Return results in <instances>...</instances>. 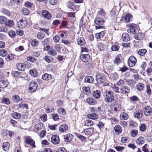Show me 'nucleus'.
Returning <instances> with one entry per match:
<instances>
[{
	"label": "nucleus",
	"instance_id": "f257e3e1",
	"mask_svg": "<svg viewBox=\"0 0 152 152\" xmlns=\"http://www.w3.org/2000/svg\"><path fill=\"white\" fill-rule=\"evenodd\" d=\"M103 96L104 101L107 103L112 102L114 100V93L111 91H106L104 93Z\"/></svg>",
	"mask_w": 152,
	"mask_h": 152
},
{
	"label": "nucleus",
	"instance_id": "f03ea898",
	"mask_svg": "<svg viewBox=\"0 0 152 152\" xmlns=\"http://www.w3.org/2000/svg\"><path fill=\"white\" fill-rule=\"evenodd\" d=\"M104 73L98 72L96 73V79L97 82L99 83H104V81L106 80V77L104 73H105L107 75H108V74L104 69L103 70Z\"/></svg>",
	"mask_w": 152,
	"mask_h": 152
},
{
	"label": "nucleus",
	"instance_id": "7ed1b4c3",
	"mask_svg": "<svg viewBox=\"0 0 152 152\" xmlns=\"http://www.w3.org/2000/svg\"><path fill=\"white\" fill-rule=\"evenodd\" d=\"M110 109L108 110V112L112 113L113 110L115 112H118L121 109V105L119 103L117 102H112L110 106Z\"/></svg>",
	"mask_w": 152,
	"mask_h": 152
},
{
	"label": "nucleus",
	"instance_id": "20e7f679",
	"mask_svg": "<svg viewBox=\"0 0 152 152\" xmlns=\"http://www.w3.org/2000/svg\"><path fill=\"white\" fill-rule=\"evenodd\" d=\"M137 59L134 56L132 55L129 57L127 60V64L130 67L134 66L137 64Z\"/></svg>",
	"mask_w": 152,
	"mask_h": 152
},
{
	"label": "nucleus",
	"instance_id": "39448f33",
	"mask_svg": "<svg viewBox=\"0 0 152 152\" xmlns=\"http://www.w3.org/2000/svg\"><path fill=\"white\" fill-rule=\"evenodd\" d=\"M38 87L37 83L34 81H32L30 82L29 84L28 91L31 93L35 92Z\"/></svg>",
	"mask_w": 152,
	"mask_h": 152
},
{
	"label": "nucleus",
	"instance_id": "423d86ee",
	"mask_svg": "<svg viewBox=\"0 0 152 152\" xmlns=\"http://www.w3.org/2000/svg\"><path fill=\"white\" fill-rule=\"evenodd\" d=\"M27 25V21L26 19H21L17 23V26L19 28H24Z\"/></svg>",
	"mask_w": 152,
	"mask_h": 152
},
{
	"label": "nucleus",
	"instance_id": "0eeeda50",
	"mask_svg": "<svg viewBox=\"0 0 152 152\" xmlns=\"http://www.w3.org/2000/svg\"><path fill=\"white\" fill-rule=\"evenodd\" d=\"M25 142L26 144L29 145L32 148L36 147L35 144V141L29 136L26 137L25 139Z\"/></svg>",
	"mask_w": 152,
	"mask_h": 152
},
{
	"label": "nucleus",
	"instance_id": "6e6552de",
	"mask_svg": "<svg viewBox=\"0 0 152 152\" xmlns=\"http://www.w3.org/2000/svg\"><path fill=\"white\" fill-rule=\"evenodd\" d=\"M128 27L129 28L127 30L128 33L132 34H134L136 33L137 26L136 24L132 23L128 25Z\"/></svg>",
	"mask_w": 152,
	"mask_h": 152
},
{
	"label": "nucleus",
	"instance_id": "1a4fd4ad",
	"mask_svg": "<svg viewBox=\"0 0 152 152\" xmlns=\"http://www.w3.org/2000/svg\"><path fill=\"white\" fill-rule=\"evenodd\" d=\"M130 91V88L127 86L123 85L120 87V93L123 94H127Z\"/></svg>",
	"mask_w": 152,
	"mask_h": 152
},
{
	"label": "nucleus",
	"instance_id": "9d476101",
	"mask_svg": "<svg viewBox=\"0 0 152 152\" xmlns=\"http://www.w3.org/2000/svg\"><path fill=\"white\" fill-rule=\"evenodd\" d=\"M122 59H123V58L122 55L118 54L114 59L113 61V63L115 64L118 66L122 63Z\"/></svg>",
	"mask_w": 152,
	"mask_h": 152
},
{
	"label": "nucleus",
	"instance_id": "9b49d317",
	"mask_svg": "<svg viewBox=\"0 0 152 152\" xmlns=\"http://www.w3.org/2000/svg\"><path fill=\"white\" fill-rule=\"evenodd\" d=\"M94 99L91 97H88L86 99V102L89 105H96L97 104V102L96 100Z\"/></svg>",
	"mask_w": 152,
	"mask_h": 152
},
{
	"label": "nucleus",
	"instance_id": "f8f14e48",
	"mask_svg": "<svg viewBox=\"0 0 152 152\" xmlns=\"http://www.w3.org/2000/svg\"><path fill=\"white\" fill-rule=\"evenodd\" d=\"M94 128L90 127L84 129L83 132L85 135L91 136L94 134Z\"/></svg>",
	"mask_w": 152,
	"mask_h": 152
},
{
	"label": "nucleus",
	"instance_id": "ddd939ff",
	"mask_svg": "<svg viewBox=\"0 0 152 152\" xmlns=\"http://www.w3.org/2000/svg\"><path fill=\"white\" fill-rule=\"evenodd\" d=\"M90 56L89 54H82L80 55L81 60L83 62L87 63L90 60Z\"/></svg>",
	"mask_w": 152,
	"mask_h": 152
},
{
	"label": "nucleus",
	"instance_id": "4468645a",
	"mask_svg": "<svg viewBox=\"0 0 152 152\" xmlns=\"http://www.w3.org/2000/svg\"><path fill=\"white\" fill-rule=\"evenodd\" d=\"M145 115L148 116L151 114L152 113V108L150 106H146L143 109Z\"/></svg>",
	"mask_w": 152,
	"mask_h": 152
},
{
	"label": "nucleus",
	"instance_id": "2eb2a0df",
	"mask_svg": "<svg viewBox=\"0 0 152 152\" xmlns=\"http://www.w3.org/2000/svg\"><path fill=\"white\" fill-rule=\"evenodd\" d=\"M68 129V125L65 124L61 125L58 127V130L60 133H65Z\"/></svg>",
	"mask_w": 152,
	"mask_h": 152
},
{
	"label": "nucleus",
	"instance_id": "dca6fc26",
	"mask_svg": "<svg viewBox=\"0 0 152 152\" xmlns=\"http://www.w3.org/2000/svg\"><path fill=\"white\" fill-rule=\"evenodd\" d=\"M52 143L54 145L58 144L60 142V139L58 136L57 135H53L51 138Z\"/></svg>",
	"mask_w": 152,
	"mask_h": 152
},
{
	"label": "nucleus",
	"instance_id": "f3484780",
	"mask_svg": "<svg viewBox=\"0 0 152 152\" xmlns=\"http://www.w3.org/2000/svg\"><path fill=\"white\" fill-rule=\"evenodd\" d=\"M74 135L70 133H68L64 136V140L65 142H70L73 140Z\"/></svg>",
	"mask_w": 152,
	"mask_h": 152
},
{
	"label": "nucleus",
	"instance_id": "a211bd4d",
	"mask_svg": "<svg viewBox=\"0 0 152 152\" xmlns=\"http://www.w3.org/2000/svg\"><path fill=\"white\" fill-rule=\"evenodd\" d=\"M113 130L116 134L119 135L122 132L123 129L120 125H116L114 127Z\"/></svg>",
	"mask_w": 152,
	"mask_h": 152
},
{
	"label": "nucleus",
	"instance_id": "6ab92c4d",
	"mask_svg": "<svg viewBox=\"0 0 152 152\" xmlns=\"http://www.w3.org/2000/svg\"><path fill=\"white\" fill-rule=\"evenodd\" d=\"M120 48L119 43L117 42H115L112 45L110 49L113 51L117 52L119 50Z\"/></svg>",
	"mask_w": 152,
	"mask_h": 152
},
{
	"label": "nucleus",
	"instance_id": "aec40b11",
	"mask_svg": "<svg viewBox=\"0 0 152 152\" xmlns=\"http://www.w3.org/2000/svg\"><path fill=\"white\" fill-rule=\"evenodd\" d=\"M147 52V50L145 48L140 49L137 52V53L141 58L144 57Z\"/></svg>",
	"mask_w": 152,
	"mask_h": 152
},
{
	"label": "nucleus",
	"instance_id": "412c9836",
	"mask_svg": "<svg viewBox=\"0 0 152 152\" xmlns=\"http://www.w3.org/2000/svg\"><path fill=\"white\" fill-rule=\"evenodd\" d=\"M42 15L43 17L47 20H50L52 18V15L50 13L46 10H43Z\"/></svg>",
	"mask_w": 152,
	"mask_h": 152
},
{
	"label": "nucleus",
	"instance_id": "4be33fe9",
	"mask_svg": "<svg viewBox=\"0 0 152 152\" xmlns=\"http://www.w3.org/2000/svg\"><path fill=\"white\" fill-rule=\"evenodd\" d=\"M143 114L142 111L141 110H138L134 112V117L140 119L142 117Z\"/></svg>",
	"mask_w": 152,
	"mask_h": 152
},
{
	"label": "nucleus",
	"instance_id": "5701e85b",
	"mask_svg": "<svg viewBox=\"0 0 152 152\" xmlns=\"http://www.w3.org/2000/svg\"><path fill=\"white\" fill-rule=\"evenodd\" d=\"M16 67L19 71H24L26 69V65L22 63H19L17 64Z\"/></svg>",
	"mask_w": 152,
	"mask_h": 152
},
{
	"label": "nucleus",
	"instance_id": "b1692460",
	"mask_svg": "<svg viewBox=\"0 0 152 152\" xmlns=\"http://www.w3.org/2000/svg\"><path fill=\"white\" fill-rule=\"evenodd\" d=\"M88 118L93 120L97 119L99 118L98 114L95 113H92L88 114L87 115Z\"/></svg>",
	"mask_w": 152,
	"mask_h": 152
},
{
	"label": "nucleus",
	"instance_id": "393cba45",
	"mask_svg": "<svg viewBox=\"0 0 152 152\" xmlns=\"http://www.w3.org/2000/svg\"><path fill=\"white\" fill-rule=\"evenodd\" d=\"M122 37L123 41L125 42H127L130 40L129 34L126 32L122 34Z\"/></svg>",
	"mask_w": 152,
	"mask_h": 152
},
{
	"label": "nucleus",
	"instance_id": "a878e982",
	"mask_svg": "<svg viewBox=\"0 0 152 152\" xmlns=\"http://www.w3.org/2000/svg\"><path fill=\"white\" fill-rule=\"evenodd\" d=\"M92 95L94 98L98 99L101 97V92L99 90H97L93 92Z\"/></svg>",
	"mask_w": 152,
	"mask_h": 152
},
{
	"label": "nucleus",
	"instance_id": "bb28decb",
	"mask_svg": "<svg viewBox=\"0 0 152 152\" xmlns=\"http://www.w3.org/2000/svg\"><path fill=\"white\" fill-rule=\"evenodd\" d=\"M94 23L98 25H103L105 22V20L102 18H95Z\"/></svg>",
	"mask_w": 152,
	"mask_h": 152
},
{
	"label": "nucleus",
	"instance_id": "cd10ccee",
	"mask_svg": "<svg viewBox=\"0 0 152 152\" xmlns=\"http://www.w3.org/2000/svg\"><path fill=\"white\" fill-rule=\"evenodd\" d=\"M58 34L62 38H66L68 36V32L67 31L63 30L58 32Z\"/></svg>",
	"mask_w": 152,
	"mask_h": 152
},
{
	"label": "nucleus",
	"instance_id": "c85d7f7f",
	"mask_svg": "<svg viewBox=\"0 0 152 152\" xmlns=\"http://www.w3.org/2000/svg\"><path fill=\"white\" fill-rule=\"evenodd\" d=\"M10 147V144L8 142H5L3 143L2 149L5 151H8L9 150Z\"/></svg>",
	"mask_w": 152,
	"mask_h": 152
},
{
	"label": "nucleus",
	"instance_id": "c756f323",
	"mask_svg": "<svg viewBox=\"0 0 152 152\" xmlns=\"http://www.w3.org/2000/svg\"><path fill=\"white\" fill-rule=\"evenodd\" d=\"M57 112L58 114L62 115H65L66 114V111L64 108L58 107L57 109Z\"/></svg>",
	"mask_w": 152,
	"mask_h": 152
},
{
	"label": "nucleus",
	"instance_id": "7c9ffc66",
	"mask_svg": "<svg viewBox=\"0 0 152 152\" xmlns=\"http://www.w3.org/2000/svg\"><path fill=\"white\" fill-rule=\"evenodd\" d=\"M136 144L139 145H141L145 143V139L142 136H140L136 140Z\"/></svg>",
	"mask_w": 152,
	"mask_h": 152
},
{
	"label": "nucleus",
	"instance_id": "2f4dec72",
	"mask_svg": "<svg viewBox=\"0 0 152 152\" xmlns=\"http://www.w3.org/2000/svg\"><path fill=\"white\" fill-rule=\"evenodd\" d=\"M82 90L83 93L89 96L91 94L90 89L89 87H83Z\"/></svg>",
	"mask_w": 152,
	"mask_h": 152
},
{
	"label": "nucleus",
	"instance_id": "473e14b6",
	"mask_svg": "<svg viewBox=\"0 0 152 152\" xmlns=\"http://www.w3.org/2000/svg\"><path fill=\"white\" fill-rule=\"evenodd\" d=\"M94 122L90 119H87L83 122L84 126H91L94 125Z\"/></svg>",
	"mask_w": 152,
	"mask_h": 152
},
{
	"label": "nucleus",
	"instance_id": "72a5a7b5",
	"mask_svg": "<svg viewBox=\"0 0 152 152\" xmlns=\"http://www.w3.org/2000/svg\"><path fill=\"white\" fill-rule=\"evenodd\" d=\"M105 35V32L104 31H102L99 33H96L95 36L96 38L97 39H99L103 38Z\"/></svg>",
	"mask_w": 152,
	"mask_h": 152
},
{
	"label": "nucleus",
	"instance_id": "f704fd0d",
	"mask_svg": "<svg viewBox=\"0 0 152 152\" xmlns=\"http://www.w3.org/2000/svg\"><path fill=\"white\" fill-rule=\"evenodd\" d=\"M31 45L33 47L37 46L39 44V41L37 39L31 38L29 41Z\"/></svg>",
	"mask_w": 152,
	"mask_h": 152
},
{
	"label": "nucleus",
	"instance_id": "c9c22d12",
	"mask_svg": "<svg viewBox=\"0 0 152 152\" xmlns=\"http://www.w3.org/2000/svg\"><path fill=\"white\" fill-rule=\"evenodd\" d=\"M52 76L50 74L45 73L42 76V78L43 80L45 81H48L51 79Z\"/></svg>",
	"mask_w": 152,
	"mask_h": 152
},
{
	"label": "nucleus",
	"instance_id": "e433bc0d",
	"mask_svg": "<svg viewBox=\"0 0 152 152\" xmlns=\"http://www.w3.org/2000/svg\"><path fill=\"white\" fill-rule=\"evenodd\" d=\"M9 84V82L7 80H0V88H6L7 86Z\"/></svg>",
	"mask_w": 152,
	"mask_h": 152
},
{
	"label": "nucleus",
	"instance_id": "4c0bfd02",
	"mask_svg": "<svg viewBox=\"0 0 152 152\" xmlns=\"http://www.w3.org/2000/svg\"><path fill=\"white\" fill-rule=\"evenodd\" d=\"M145 85L142 83H139L136 85L137 89L139 91H142L144 88Z\"/></svg>",
	"mask_w": 152,
	"mask_h": 152
},
{
	"label": "nucleus",
	"instance_id": "58836bf2",
	"mask_svg": "<svg viewBox=\"0 0 152 152\" xmlns=\"http://www.w3.org/2000/svg\"><path fill=\"white\" fill-rule=\"evenodd\" d=\"M12 117L14 119H20L22 116L21 114L17 112H15L11 114Z\"/></svg>",
	"mask_w": 152,
	"mask_h": 152
},
{
	"label": "nucleus",
	"instance_id": "ea45409f",
	"mask_svg": "<svg viewBox=\"0 0 152 152\" xmlns=\"http://www.w3.org/2000/svg\"><path fill=\"white\" fill-rule=\"evenodd\" d=\"M85 82L89 83H93L94 81V77L91 76H87L85 78Z\"/></svg>",
	"mask_w": 152,
	"mask_h": 152
},
{
	"label": "nucleus",
	"instance_id": "a19ab883",
	"mask_svg": "<svg viewBox=\"0 0 152 152\" xmlns=\"http://www.w3.org/2000/svg\"><path fill=\"white\" fill-rule=\"evenodd\" d=\"M120 118L121 120H126L128 119L129 115L126 113L122 112L120 114Z\"/></svg>",
	"mask_w": 152,
	"mask_h": 152
},
{
	"label": "nucleus",
	"instance_id": "79ce46f5",
	"mask_svg": "<svg viewBox=\"0 0 152 152\" xmlns=\"http://www.w3.org/2000/svg\"><path fill=\"white\" fill-rule=\"evenodd\" d=\"M144 37V35L139 32L135 35L134 38L136 40H142L143 39Z\"/></svg>",
	"mask_w": 152,
	"mask_h": 152
},
{
	"label": "nucleus",
	"instance_id": "37998d69",
	"mask_svg": "<svg viewBox=\"0 0 152 152\" xmlns=\"http://www.w3.org/2000/svg\"><path fill=\"white\" fill-rule=\"evenodd\" d=\"M18 109L25 108L26 109L28 110L29 109L28 104L21 102L18 104Z\"/></svg>",
	"mask_w": 152,
	"mask_h": 152
},
{
	"label": "nucleus",
	"instance_id": "c03bdc74",
	"mask_svg": "<svg viewBox=\"0 0 152 152\" xmlns=\"http://www.w3.org/2000/svg\"><path fill=\"white\" fill-rule=\"evenodd\" d=\"M43 128V124L41 123H38L35 125L34 127V130L36 131Z\"/></svg>",
	"mask_w": 152,
	"mask_h": 152
},
{
	"label": "nucleus",
	"instance_id": "a18cd8bd",
	"mask_svg": "<svg viewBox=\"0 0 152 152\" xmlns=\"http://www.w3.org/2000/svg\"><path fill=\"white\" fill-rule=\"evenodd\" d=\"M77 43L78 45H82L86 44V42L84 38L80 37L78 38Z\"/></svg>",
	"mask_w": 152,
	"mask_h": 152
},
{
	"label": "nucleus",
	"instance_id": "49530a36",
	"mask_svg": "<svg viewBox=\"0 0 152 152\" xmlns=\"http://www.w3.org/2000/svg\"><path fill=\"white\" fill-rule=\"evenodd\" d=\"M68 8L72 9L71 11L73 10L74 11H77V8H78V6H75L74 3H70V4L68 7Z\"/></svg>",
	"mask_w": 152,
	"mask_h": 152
},
{
	"label": "nucleus",
	"instance_id": "de8ad7c7",
	"mask_svg": "<svg viewBox=\"0 0 152 152\" xmlns=\"http://www.w3.org/2000/svg\"><path fill=\"white\" fill-rule=\"evenodd\" d=\"M14 152H23L21 147L20 144H15L14 150Z\"/></svg>",
	"mask_w": 152,
	"mask_h": 152
},
{
	"label": "nucleus",
	"instance_id": "09e8293b",
	"mask_svg": "<svg viewBox=\"0 0 152 152\" xmlns=\"http://www.w3.org/2000/svg\"><path fill=\"white\" fill-rule=\"evenodd\" d=\"M98 109L100 114L102 116H103L105 112V108L103 106L101 105L98 107Z\"/></svg>",
	"mask_w": 152,
	"mask_h": 152
},
{
	"label": "nucleus",
	"instance_id": "8fccbe9b",
	"mask_svg": "<svg viewBox=\"0 0 152 152\" xmlns=\"http://www.w3.org/2000/svg\"><path fill=\"white\" fill-rule=\"evenodd\" d=\"M48 54L50 56H55L57 54V52L56 50L53 48V47H51L48 52Z\"/></svg>",
	"mask_w": 152,
	"mask_h": 152
},
{
	"label": "nucleus",
	"instance_id": "3c124183",
	"mask_svg": "<svg viewBox=\"0 0 152 152\" xmlns=\"http://www.w3.org/2000/svg\"><path fill=\"white\" fill-rule=\"evenodd\" d=\"M68 23L67 21L66 20H62L59 27V29L65 28L67 27Z\"/></svg>",
	"mask_w": 152,
	"mask_h": 152
},
{
	"label": "nucleus",
	"instance_id": "603ef678",
	"mask_svg": "<svg viewBox=\"0 0 152 152\" xmlns=\"http://www.w3.org/2000/svg\"><path fill=\"white\" fill-rule=\"evenodd\" d=\"M145 92L147 95L148 96H150L152 94V90L150 86L147 84L146 85V88L145 90Z\"/></svg>",
	"mask_w": 152,
	"mask_h": 152
},
{
	"label": "nucleus",
	"instance_id": "864d4df0",
	"mask_svg": "<svg viewBox=\"0 0 152 152\" xmlns=\"http://www.w3.org/2000/svg\"><path fill=\"white\" fill-rule=\"evenodd\" d=\"M55 109L54 107L51 106H48L45 109V112L47 113H51L54 111Z\"/></svg>",
	"mask_w": 152,
	"mask_h": 152
},
{
	"label": "nucleus",
	"instance_id": "5fc2aeb1",
	"mask_svg": "<svg viewBox=\"0 0 152 152\" xmlns=\"http://www.w3.org/2000/svg\"><path fill=\"white\" fill-rule=\"evenodd\" d=\"M13 102L15 103H18L20 100V96L18 95H13L12 97Z\"/></svg>",
	"mask_w": 152,
	"mask_h": 152
},
{
	"label": "nucleus",
	"instance_id": "6e6d98bb",
	"mask_svg": "<svg viewBox=\"0 0 152 152\" xmlns=\"http://www.w3.org/2000/svg\"><path fill=\"white\" fill-rule=\"evenodd\" d=\"M5 24L7 27H12L14 25V22L12 20L8 19L6 20Z\"/></svg>",
	"mask_w": 152,
	"mask_h": 152
},
{
	"label": "nucleus",
	"instance_id": "4d7b16f0",
	"mask_svg": "<svg viewBox=\"0 0 152 152\" xmlns=\"http://www.w3.org/2000/svg\"><path fill=\"white\" fill-rule=\"evenodd\" d=\"M44 60L48 63H50L52 62L53 60V58L49 56H45L43 58Z\"/></svg>",
	"mask_w": 152,
	"mask_h": 152
},
{
	"label": "nucleus",
	"instance_id": "13d9d810",
	"mask_svg": "<svg viewBox=\"0 0 152 152\" xmlns=\"http://www.w3.org/2000/svg\"><path fill=\"white\" fill-rule=\"evenodd\" d=\"M138 131L137 130L135 129H132L130 132V134L132 137H136L138 134Z\"/></svg>",
	"mask_w": 152,
	"mask_h": 152
},
{
	"label": "nucleus",
	"instance_id": "bf43d9fd",
	"mask_svg": "<svg viewBox=\"0 0 152 152\" xmlns=\"http://www.w3.org/2000/svg\"><path fill=\"white\" fill-rule=\"evenodd\" d=\"M98 48L100 51H104L106 48V45L100 42L98 46Z\"/></svg>",
	"mask_w": 152,
	"mask_h": 152
},
{
	"label": "nucleus",
	"instance_id": "052dcab7",
	"mask_svg": "<svg viewBox=\"0 0 152 152\" xmlns=\"http://www.w3.org/2000/svg\"><path fill=\"white\" fill-rule=\"evenodd\" d=\"M1 102L4 104L8 105L10 104V101L9 98L3 97L1 100Z\"/></svg>",
	"mask_w": 152,
	"mask_h": 152
},
{
	"label": "nucleus",
	"instance_id": "680f3d73",
	"mask_svg": "<svg viewBox=\"0 0 152 152\" xmlns=\"http://www.w3.org/2000/svg\"><path fill=\"white\" fill-rule=\"evenodd\" d=\"M29 72L31 75L34 77L37 76L38 72L36 69H32L29 71Z\"/></svg>",
	"mask_w": 152,
	"mask_h": 152
},
{
	"label": "nucleus",
	"instance_id": "e2e57ef3",
	"mask_svg": "<svg viewBox=\"0 0 152 152\" xmlns=\"http://www.w3.org/2000/svg\"><path fill=\"white\" fill-rule=\"evenodd\" d=\"M56 106L58 107H60L61 106H64V101L62 100H58L56 101Z\"/></svg>",
	"mask_w": 152,
	"mask_h": 152
},
{
	"label": "nucleus",
	"instance_id": "0e129e2a",
	"mask_svg": "<svg viewBox=\"0 0 152 152\" xmlns=\"http://www.w3.org/2000/svg\"><path fill=\"white\" fill-rule=\"evenodd\" d=\"M76 135L82 142L86 141L87 139L86 137L79 134L76 133Z\"/></svg>",
	"mask_w": 152,
	"mask_h": 152
},
{
	"label": "nucleus",
	"instance_id": "69168bd1",
	"mask_svg": "<svg viewBox=\"0 0 152 152\" xmlns=\"http://www.w3.org/2000/svg\"><path fill=\"white\" fill-rule=\"evenodd\" d=\"M52 118L55 121H58L59 120V116L58 113H54L51 114Z\"/></svg>",
	"mask_w": 152,
	"mask_h": 152
},
{
	"label": "nucleus",
	"instance_id": "338daca9",
	"mask_svg": "<svg viewBox=\"0 0 152 152\" xmlns=\"http://www.w3.org/2000/svg\"><path fill=\"white\" fill-rule=\"evenodd\" d=\"M45 34L42 31L39 32L37 34V37L39 39H42L45 37Z\"/></svg>",
	"mask_w": 152,
	"mask_h": 152
},
{
	"label": "nucleus",
	"instance_id": "774afa93",
	"mask_svg": "<svg viewBox=\"0 0 152 152\" xmlns=\"http://www.w3.org/2000/svg\"><path fill=\"white\" fill-rule=\"evenodd\" d=\"M139 130L141 132H144L147 129V126L145 124L142 123L139 126Z\"/></svg>",
	"mask_w": 152,
	"mask_h": 152
}]
</instances>
